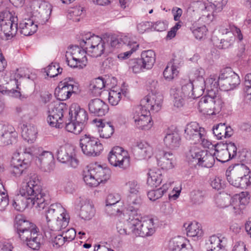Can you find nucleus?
Wrapping results in <instances>:
<instances>
[{
	"instance_id": "4be33fe9",
	"label": "nucleus",
	"mask_w": 251,
	"mask_h": 251,
	"mask_svg": "<svg viewBox=\"0 0 251 251\" xmlns=\"http://www.w3.org/2000/svg\"><path fill=\"white\" fill-rule=\"evenodd\" d=\"M70 217L66 212L61 216L51 221H48L45 226V233L51 231H58L66 227L69 223Z\"/></svg>"
},
{
	"instance_id": "69168bd1",
	"label": "nucleus",
	"mask_w": 251,
	"mask_h": 251,
	"mask_svg": "<svg viewBox=\"0 0 251 251\" xmlns=\"http://www.w3.org/2000/svg\"><path fill=\"white\" fill-rule=\"evenodd\" d=\"M133 72L134 73H138L146 69L143 62L140 59H136L133 62V65L131 66Z\"/></svg>"
},
{
	"instance_id": "c9c22d12",
	"label": "nucleus",
	"mask_w": 251,
	"mask_h": 251,
	"mask_svg": "<svg viewBox=\"0 0 251 251\" xmlns=\"http://www.w3.org/2000/svg\"><path fill=\"white\" fill-rule=\"evenodd\" d=\"M204 85L207 93L216 94L218 86H220L219 76L216 75H210L206 80L204 79Z\"/></svg>"
},
{
	"instance_id": "a19ab883",
	"label": "nucleus",
	"mask_w": 251,
	"mask_h": 251,
	"mask_svg": "<svg viewBox=\"0 0 251 251\" xmlns=\"http://www.w3.org/2000/svg\"><path fill=\"white\" fill-rule=\"evenodd\" d=\"M174 156L170 152H164L163 156L157 158L158 165L162 169L169 170L174 167Z\"/></svg>"
},
{
	"instance_id": "bb28decb",
	"label": "nucleus",
	"mask_w": 251,
	"mask_h": 251,
	"mask_svg": "<svg viewBox=\"0 0 251 251\" xmlns=\"http://www.w3.org/2000/svg\"><path fill=\"white\" fill-rule=\"evenodd\" d=\"M148 175L147 184L152 188L157 187L161 182L165 183L166 181L173 180L171 178H168L167 176H163L159 171L151 170Z\"/></svg>"
},
{
	"instance_id": "2f4dec72",
	"label": "nucleus",
	"mask_w": 251,
	"mask_h": 251,
	"mask_svg": "<svg viewBox=\"0 0 251 251\" xmlns=\"http://www.w3.org/2000/svg\"><path fill=\"white\" fill-rule=\"evenodd\" d=\"M142 203V199L140 195H129L127 198L126 206L128 214L131 213L133 215L136 214Z\"/></svg>"
},
{
	"instance_id": "5701e85b",
	"label": "nucleus",
	"mask_w": 251,
	"mask_h": 251,
	"mask_svg": "<svg viewBox=\"0 0 251 251\" xmlns=\"http://www.w3.org/2000/svg\"><path fill=\"white\" fill-rule=\"evenodd\" d=\"M18 134L10 125H0V139L4 145L12 144L17 140Z\"/></svg>"
},
{
	"instance_id": "72a5a7b5",
	"label": "nucleus",
	"mask_w": 251,
	"mask_h": 251,
	"mask_svg": "<svg viewBox=\"0 0 251 251\" xmlns=\"http://www.w3.org/2000/svg\"><path fill=\"white\" fill-rule=\"evenodd\" d=\"M94 121L99 128L98 131L101 138L107 139L111 136L114 131L113 126L108 123H103L100 120Z\"/></svg>"
},
{
	"instance_id": "f8f14e48",
	"label": "nucleus",
	"mask_w": 251,
	"mask_h": 251,
	"mask_svg": "<svg viewBox=\"0 0 251 251\" xmlns=\"http://www.w3.org/2000/svg\"><path fill=\"white\" fill-rule=\"evenodd\" d=\"M78 91L77 84L73 78L67 77L61 81L55 89V94L57 99L60 100L68 99L73 93Z\"/></svg>"
},
{
	"instance_id": "f03ea898",
	"label": "nucleus",
	"mask_w": 251,
	"mask_h": 251,
	"mask_svg": "<svg viewBox=\"0 0 251 251\" xmlns=\"http://www.w3.org/2000/svg\"><path fill=\"white\" fill-rule=\"evenodd\" d=\"M29 180L24 183L20 190L22 197H25L26 201L23 200H13L12 205L17 211H22L27 206H34L38 210L44 209L48 204L47 195L43 192L38 176L36 174H30Z\"/></svg>"
},
{
	"instance_id": "864d4df0",
	"label": "nucleus",
	"mask_w": 251,
	"mask_h": 251,
	"mask_svg": "<svg viewBox=\"0 0 251 251\" xmlns=\"http://www.w3.org/2000/svg\"><path fill=\"white\" fill-rule=\"evenodd\" d=\"M127 47L130 49L123 53H121L118 55V58L121 59H126L128 58L133 52L135 51L139 47V44L133 39L129 40L127 44Z\"/></svg>"
},
{
	"instance_id": "13d9d810",
	"label": "nucleus",
	"mask_w": 251,
	"mask_h": 251,
	"mask_svg": "<svg viewBox=\"0 0 251 251\" xmlns=\"http://www.w3.org/2000/svg\"><path fill=\"white\" fill-rule=\"evenodd\" d=\"M120 200V198L118 194H109L106 200V211L111 212L110 208L112 206L116 207Z\"/></svg>"
},
{
	"instance_id": "4d7b16f0",
	"label": "nucleus",
	"mask_w": 251,
	"mask_h": 251,
	"mask_svg": "<svg viewBox=\"0 0 251 251\" xmlns=\"http://www.w3.org/2000/svg\"><path fill=\"white\" fill-rule=\"evenodd\" d=\"M193 89L194 84L190 81L188 82L186 84L182 86L180 90L185 99H194V93H193Z\"/></svg>"
},
{
	"instance_id": "bf43d9fd",
	"label": "nucleus",
	"mask_w": 251,
	"mask_h": 251,
	"mask_svg": "<svg viewBox=\"0 0 251 251\" xmlns=\"http://www.w3.org/2000/svg\"><path fill=\"white\" fill-rule=\"evenodd\" d=\"M61 234L57 235H50V243L54 249H58L66 243Z\"/></svg>"
},
{
	"instance_id": "f704fd0d",
	"label": "nucleus",
	"mask_w": 251,
	"mask_h": 251,
	"mask_svg": "<svg viewBox=\"0 0 251 251\" xmlns=\"http://www.w3.org/2000/svg\"><path fill=\"white\" fill-rule=\"evenodd\" d=\"M15 227L17 229V233H18L25 230L32 229L36 226L30 222L22 215H18L16 216L15 220Z\"/></svg>"
},
{
	"instance_id": "2eb2a0df",
	"label": "nucleus",
	"mask_w": 251,
	"mask_h": 251,
	"mask_svg": "<svg viewBox=\"0 0 251 251\" xmlns=\"http://www.w3.org/2000/svg\"><path fill=\"white\" fill-rule=\"evenodd\" d=\"M191 161L203 167L211 168L215 162L213 154L207 151L194 148L190 151Z\"/></svg>"
},
{
	"instance_id": "0eeeda50",
	"label": "nucleus",
	"mask_w": 251,
	"mask_h": 251,
	"mask_svg": "<svg viewBox=\"0 0 251 251\" xmlns=\"http://www.w3.org/2000/svg\"><path fill=\"white\" fill-rule=\"evenodd\" d=\"M223 106V102L216 94L207 93L202 97L198 103V109L201 112L209 115L219 113Z\"/></svg>"
},
{
	"instance_id": "6e6552de",
	"label": "nucleus",
	"mask_w": 251,
	"mask_h": 251,
	"mask_svg": "<svg viewBox=\"0 0 251 251\" xmlns=\"http://www.w3.org/2000/svg\"><path fill=\"white\" fill-rule=\"evenodd\" d=\"M79 146L84 154L88 156H97L103 150V146L98 138L85 134L79 139Z\"/></svg>"
},
{
	"instance_id": "393cba45",
	"label": "nucleus",
	"mask_w": 251,
	"mask_h": 251,
	"mask_svg": "<svg viewBox=\"0 0 251 251\" xmlns=\"http://www.w3.org/2000/svg\"><path fill=\"white\" fill-rule=\"evenodd\" d=\"M89 112L97 116L105 115L108 111V105L100 99L90 100L88 103Z\"/></svg>"
},
{
	"instance_id": "49530a36",
	"label": "nucleus",
	"mask_w": 251,
	"mask_h": 251,
	"mask_svg": "<svg viewBox=\"0 0 251 251\" xmlns=\"http://www.w3.org/2000/svg\"><path fill=\"white\" fill-rule=\"evenodd\" d=\"M187 240L182 236L175 237L169 241V249L171 251H180L181 247L185 245Z\"/></svg>"
},
{
	"instance_id": "c03bdc74",
	"label": "nucleus",
	"mask_w": 251,
	"mask_h": 251,
	"mask_svg": "<svg viewBox=\"0 0 251 251\" xmlns=\"http://www.w3.org/2000/svg\"><path fill=\"white\" fill-rule=\"evenodd\" d=\"M139 222L133 218H129L126 220L125 227H122L121 225H118L117 229L121 235L132 234V229Z\"/></svg>"
},
{
	"instance_id": "c756f323",
	"label": "nucleus",
	"mask_w": 251,
	"mask_h": 251,
	"mask_svg": "<svg viewBox=\"0 0 251 251\" xmlns=\"http://www.w3.org/2000/svg\"><path fill=\"white\" fill-rule=\"evenodd\" d=\"M66 212V210L61 204L55 203L51 204L46 210L45 216L47 223L49 221H51L61 216Z\"/></svg>"
},
{
	"instance_id": "e2e57ef3",
	"label": "nucleus",
	"mask_w": 251,
	"mask_h": 251,
	"mask_svg": "<svg viewBox=\"0 0 251 251\" xmlns=\"http://www.w3.org/2000/svg\"><path fill=\"white\" fill-rule=\"evenodd\" d=\"M226 130L225 124H219L213 127V134L219 139H222L224 137V131Z\"/></svg>"
},
{
	"instance_id": "c85d7f7f",
	"label": "nucleus",
	"mask_w": 251,
	"mask_h": 251,
	"mask_svg": "<svg viewBox=\"0 0 251 251\" xmlns=\"http://www.w3.org/2000/svg\"><path fill=\"white\" fill-rule=\"evenodd\" d=\"M67 54H70L72 58H74L75 60L80 62L79 66L81 68H83L86 66L87 63V58L86 54L87 53L85 48L79 47L78 46H73L71 48L70 52H67Z\"/></svg>"
},
{
	"instance_id": "f257e3e1",
	"label": "nucleus",
	"mask_w": 251,
	"mask_h": 251,
	"mask_svg": "<svg viewBox=\"0 0 251 251\" xmlns=\"http://www.w3.org/2000/svg\"><path fill=\"white\" fill-rule=\"evenodd\" d=\"M18 153L12 157L10 163L11 174L15 177H19L25 174L28 167V162L20 157V154H27L31 158L35 159L36 164L46 172L53 169V155L51 152L43 150L42 148L31 147L25 148L20 146Z\"/></svg>"
},
{
	"instance_id": "ddd939ff",
	"label": "nucleus",
	"mask_w": 251,
	"mask_h": 251,
	"mask_svg": "<svg viewBox=\"0 0 251 251\" xmlns=\"http://www.w3.org/2000/svg\"><path fill=\"white\" fill-rule=\"evenodd\" d=\"M18 234L21 240L25 242L29 248L34 250L39 249L42 235L39 233L37 226L33 227V229L25 230Z\"/></svg>"
},
{
	"instance_id": "4468645a",
	"label": "nucleus",
	"mask_w": 251,
	"mask_h": 251,
	"mask_svg": "<svg viewBox=\"0 0 251 251\" xmlns=\"http://www.w3.org/2000/svg\"><path fill=\"white\" fill-rule=\"evenodd\" d=\"M133 219L139 222L132 229V235L136 237H146L152 235L155 231V224L153 218H147L140 221L138 218Z\"/></svg>"
},
{
	"instance_id": "b1692460",
	"label": "nucleus",
	"mask_w": 251,
	"mask_h": 251,
	"mask_svg": "<svg viewBox=\"0 0 251 251\" xmlns=\"http://www.w3.org/2000/svg\"><path fill=\"white\" fill-rule=\"evenodd\" d=\"M181 138L178 132L175 129L169 128L166 131L164 137V143L167 148L173 150L179 147Z\"/></svg>"
},
{
	"instance_id": "423d86ee",
	"label": "nucleus",
	"mask_w": 251,
	"mask_h": 251,
	"mask_svg": "<svg viewBox=\"0 0 251 251\" xmlns=\"http://www.w3.org/2000/svg\"><path fill=\"white\" fill-rule=\"evenodd\" d=\"M67 112L68 106L64 102L53 101L49 103L47 110L48 123L52 127L62 128L63 126L64 115Z\"/></svg>"
},
{
	"instance_id": "39448f33",
	"label": "nucleus",
	"mask_w": 251,
	"mask_h": 251,
	"mask_svg": "<svg viewBox=\"0 0 251 251\" xmlns=\"http://www.w3.org/2000/svg\"><path fill=\"white\" fill-rule=\"evenodd\" d=\"M110 176L111 171L109 168L95 163L89 166L88 171L84 173L83 180L87 185L96 187L108 180Z\"/></svg>"
},
{
	"instance_id": "37998d69",
	"label": "nucleus",
	"mask_w": 251,
	"mask_h": 251,
	"mask_svg": "<svg viewBox=\"0 0 251 251\" xmlns=\"http://www.w3.org/2000/svg\"><path fill=\"white\" fill-rule=\"evenodd\" d=\"M155 53L152 50H145L142 52L140 59L146 69H150L152 67L155 61Z\"/></svg>"
},
{
	"instance_id": "8fccbe9b",
	"label": "nucleus",
	"mask_w": 251,
	"mask_h": 251,
	"mask_svg": "<svg viewBox=\"0 0 251 251\" xmlns=\"http://www.w3.org/2000/svg\"><path fill=\"white\" fill-rule=\"evenodd\" d=\"M171 95L174 99V105L177 107H180L183 104V102L185 99L184 96L179 88H172L171 90Z\"/></svg>"
},
{
	"instance_id": "9b49d317",
	"label": "nucleus",
	"mask_w": 251,
	"mask_h": 251,
	"mask_svg": "<svg viewBox=\"0 0 251 251\" xmlns=\"http://www.w3.org/2000/svg\"><path fill=\"white\" fill-rule=\"evenodd\" d=\"M132 119L135 126L141 130H149L153 124L149 110L143 109L142 107L137 106L133 108Z\"/></svg>"
},
{
	"instance_id": "473e14b6",
	"label": "nucleus",
	"mask_w": 251,
	"mask_h": 251,
	"mask_svg": "<svg viewBox=\"0 0 251 251\" xmlns=\"http://www.w3.org/2000/svg\"><path fill=\"white\" fill-rule=\"evenodd\" d=\"M22 128V136L28 143H32L35 141L37 131L35 126L31 125H23Z\"/></svg>"
},
{
	"instance_id": "de8ad7c7",
	"label": "nucleus",
	"mask_w": 251,
	"mask_h": 251,
	"mask_svg": "<svg viewBox=\"0 0 251 251\" xmlns=\"http://www.w3.org/2000/svg\"><path fill=\"white\" fill-rule=\"evenodd\" d=\"M115 89L114 88L109 92L108 101L109 103L113 106L117 105L120 102L122 98V92L125 95V93H126L125 91L124 93L120 89Z\"/></svg>"
},
{
	"instance_id": "79ce46f5",
	"label": "nucleus",
	"mask_w": 251,
	"mask_h": 251,
	"mask_svg": "<svg viewBox=\"0 0 251 251\" xmlns=\"http://www.w3.org/2000/svg\"><path fill=\"white\" fill-rule=\"evenodd\" d=\"M186 231L187 236L196 238L197 239L201 237L203 235L201 225L196 222L189 224L186 227Z\"/></svg>"
},
{
	"instance_id": "6e6d98bb",
	"label": "nucleus",
	"mask_w": 251,
	"mask_h": 251,
	"mask_svg": "<svg viewBox=\"0 0 251 251\" xmlns=\"http://www.w3.org/2000/svg\"><path fill=\"white\" fill-rule=\"evenodd\" d=\"M105 49V44L100 45L93 48H86L87 54L93 57H98L103 53Z\"/></svg>"
},
{
	"instance_id": "052dcab7",
	"label": "nucleus",
	"mask_w": 251,
	"mask_h": 251,
	"mask_svg": "<svg viewBox=\"0 0 251 251\" xmlns=\"http://www.w3.org/2000/svg\"><path fill=\"white\" fill-rule=\"evenodd\" d=\"M62 71V69L59 67L58 64H51L48 66L47 70V75L50 77H54L59 74H61L59 70Z\"/></svg>"
},
{
	"instance_id": "e433bc0d",
	"label": "nucleus",
	"mask_w": 251,
	"mask_h": 251,
	"mask_svg": "<svg viewBox=\"0 0 251 251\" xmlns=\"http://www.w3.org/2000/svg\"><path fill=\"white\" fill-rule=\"evenodd\" d=\"M173 183V180H169V182L166 181V182L163 183L161 187L149 191L148 193V198L150 200L152 201H154L161 198L163 195L166 193Z\"/></svg>"
},
{
	"instance_id": "f3484780",
	"label": "nucleus",
	"mask_w": 251,
	"mask_h": 251,
	"mask_svg": "<svg viewBox=\"0 0 251 251\" xmlns=\"http://www.w3.org/2000/svg\"><path fill=\"white\" fill-rule=\"evenodd\" d=\"M220 87L224 91L233 90L240 83L239 75L230 68L224 69L219 76Z\"/></svg>"
},
{
	"instance_id": "1a4fd4ad",
	"label": "nucleus",
	"mask_w": 251,
	"mask_h": 251,
	"mask_svg": "<svg viewBox=\"0 0 251 251\" xmlns=\"http://www.w3.org/2000/svg\"><path fill=\"white\" fill-rule=\"evenodd\" d=\"M18 24L17 16H13L7 11L0 12V26L7 38H12L16 34L18 31Z\"/></svg>"
},
{
	"instance_id": "a878e982",
	"label": "nucleus",
	"mask_w": 251,
	"mask_h": 251,
	"mask_svg": "<svg viewBox=\"0 0 251 251\" xmlns=\"http://www.w3.org/2000/svg\"><path fill=\"white\" fill-rule=\"evenodd\" d=\"M134 153L138 159H149L153 154L152 148L146 142H137L135 147Z\"/></svg>"
},
{
	"instance_id": "dca6fc26",
	"label": "nucleus",
	"mask_w": 251,
	"mask_h": 251,
	"mask_svg": "<svg viewBox=\"0 0 251 251\" xmlns=\"http://www.w3.org/2000/svg\"><path fill=\"white\" fill-rule=\"evenodd\" d=\"M225 203L220 204V206L225 208L230 206L233 212L237 214L239 213L243 206L249 203V198L248 197L247 192H242L239 194H235L230 199V197L226 195L222 199Z\"/></svg>"
},
{
	"instance_id": "338daca9",
	"label": "nucleus",
	"mask_w": 251,
	"mask_h": 251,
	"mask_svg": "<svg viewBox=\"0 0 251 251\" xmlns=\"http://www.w3.org/2000/svg\"><path fill=\"white\" fill-rule=\"evenodd\" d=\"M222 179L219 177H213L211 179L210 185L215 190H221L224 188V184L222 183Z\"/></svg>"
},
{
	"instance_id": "cd10ccee",
	"label": "nucleus",
	"mask_w": 251,
	"mask_h": 251,
	"mask_svg": "<svg viewBox=\"0 0 251 251\" xmlns=\"http://www.w3.org/2000/svg\"><path fill=\"white\" fill-rule=\"evenodd\" d=\"M37 29V25L34 24L33 20L25 18L20 21L18 31L25 36H29L34 33Z\"/></svg>"
},
{
	"instance_id": "9d476101",
	"label": "nucleus",
	"mask_w": 251,
	"mask_h": 251,
	"mask_svg": "<svg viewBox=\"0 0 251 251\" xmlns=\"http://www.w3.org/2000/svg\"><path fill=\"white\" fill-rule=\"evenodd\" d=\"M108 160L111 165L123 169L128 167L130 164V158L127 152L119 146L114 147L109 152Z\"/></svg>"
},
{
	"instance_id": "6ab92c4d",
	"label": "nucleus",
	"mask_w": 251,
	"mask_h": 251,
	"mask_svg": "<svg viewBox=\"0 0 251 251\" xmlns=\"http://www.w3.org/2000/svg\"><path fill=\"white\" fill-rule=\"evenodd\" d=\"M57 160L63 163H68L74 168L78 165V160L75 156L74 149L69 145L60 146L57 151Z\"/></svg>"
},
{
	"instance_id": "a18cd8bd",
	"label": "nucleus",
	"mask_w": 251,
	"mask_h": 251,
	"mask_svg": "<svg viewBox=\"0 0 251 251\" xmlns=\"http://www.w3.org/2000/svg\"><path fill=\"white\" fill-rule=\"evenodd\" d=\"M222 242L220 237L216 235L210 236L206 243L207 251H221L223 247Z\"/></svg>"
},
{
	"instance_id": "aec40b11",
	"label": "nucleus",
	"mask_w": 251,
	"mask_h": 251,
	"mask_svg": "<svg viewBox=\"0 0 251 251\" xmlns=\"http://www.w3.org/2000/svg\"><path fill=\"white\" fill-rule=\"evenodd\" d=\"M223 35L221 39V44L219 46L222 49L229 48L234 42L235 37L237 36L239 41L243 39V35L239 28L234 25H230L229 28H223L221 29Z\"/></svg>"
},
{
	"instance_id": "a211bd4d",
	"label": "nucleus",
	"mask_w": 251,
	"mask_h": 251,
	"mask_svg": "<svg viewBox=\"0 0 251 251\" xmlns=\"http://www.w3.org/2000/svg\"><path fill=\"white\" fill-rule=\"evenodd\" d=\"M163 96L159 94L150 93L141 100L138 107H142L144 110H148L149 112H158L162 107Z\"/></svg>"
},
{
	"instance_id": "603ef678",
	"label": "nucleus",
	"mask_w": 251,
	"mask_h": 251,
	"mask_svg": "<svg viewBox=\"0 0 251 251\" xmlns=\"http://www.w3.org/2000/svg\"><path fill=\"white\" fill-rule=\"evenodd\" d=\"M194 99L199 98L203 94L204 91L206 89L204 85V79L201 78V80L194 81Z\"/></svg>"
},
{
	"instance_id": "5fc2aeb1",
	"label": "nucleus",
	"mask_w": 251,
	"mask_h": 251,
	"mask_svg": "<svg viewBox=\"0 0 251 251\" xmlns=\"http://www.w3.org/2000/svg\"><path fill=\"white\" fill-rule=\"evenodd\" d=\"M205 193L200 190H194L190 193V200L192 203L200 204L203 202Z\"/></svg>"
},
{
	"instance_id": "774afa93",
	"label": "nucleus",
	"mask_w": 251,
	"mask_h": 251,
	"mask_svg": "<svg viewBox=\"0 0 251 251\" xmlns=\"http://www.w3.org/2000/svg\"><path fill=\"white\" fill-rule=\"evenodd\" d=\"M103 42L105 43V47L110 45L112 47H116L119 44L117 39L112 36L107 35L103 36Z\"/></svg>"
},
{
	"instance_id": "ea45409f",
	"label": "nucleus",
	"mask_w": 251,
	"mask_h": 251,
	"mask_svg": "<svg viewBox=\"0 0 251 251\" xmlns=\"http://www.w3.org/2000/svg\"><path fill=\"white\" fill-rule=\"evenodd\" d=\"M100 44H105V43L103 42V37L102 38L98 36L93 35L89 37H85V39H83L80 42V45L82 48H93L94 47L98 46Z\"/></svg>"
},
{
	"instance_id": "4c0bfd02",
	"label": "nucleus",
	"mask_w": 251,
	"mask_h": 251,
	"mask_svg": "<svg viewBox=\"0 0 251 251\" xmlns=\"http://www.w3.org/2000/svg\"><path fill=\"white\" fill-rule=\"evenodd\" d=\"M106 81L102 77H99L92 80L89 86L90 93L94 96H99L101 90L105 86Z\"/></svg>"
},
{
	"instance_id": "58836bf2",
	"label": "nucleus",
	"mask_w": 251,
	"mask_h": 251,
	"mask_svg": "<svg viewBox=\"0 0 251 251\" xmlns=\"http://www.w3.org/2000/svg\"><path fill=\"white\" fill-rule=\"evenodd\" d=\"M95 210L93 203L90 201L86 200L81 206L80 216L85 220L91 219L94 216Z\"/></svg>"
},
{
	"instance_id": "09e8293b",
	"label": "nucleus",
	"mask_w": 251,
	"mask_h": 251,
	"mask_svg": "<svg viewBox=\"0 0 251 251\" xmlns=\"http://www.w3.org/2000/svg\"><path fill=\"white\" fill-rule=\"evenodd\" d=\"M178 73L176 66L169 62L163 72V75L165 79L170 81L176 77Z\"/></svg>"
},
{
	"instance_id": "7ed1b4c3",
	"label": "nucleus",
	"mask_w": 251,
	"mask_h": 251,
	"mask_svg": "<svg viewBox=\"0 0 251 251\" xmlns=\"http://www.w3.org/2000/svg\"><path fill=\"white\" fill-rule=\"evenodd\" d=\"M69 115V122H66V130L76 135L79 134L88 119L87 112L78 104L74 103L70 107Z\"/></svg>"
},
{
	"instance_id": "680f3d73",
	"label": "nucleus",
	"mask_w": 251,
	"mask_h": 251,
	"mask_svg": "<svg viewBox=\"0 0 251 251\" xmlns=\"http://www.w3.org/2000/svg\"><path fill=\"white\" fill-rule=\"evenodd\" d=\"M128 188L129 195H140L139 190L140 186L135 180H131L126 184Z\"/></svg>"
},
{
	"instance_id": "7c9ffc66",
	"label": "nucleus",
	"mask_w": 251,
	"mask_h": 251,
	"mask_svg": "<svg viewBox=\"0 0 251 251\" xmlns=\"http://www.w3.org/2000/svg\"><path fill=\"white\" fill-rule=\"evenodd\" d=\"M199 7L201 10V14L202 17H205L210 21H212L217 14L222 10H217V5H215L211 2L205 4L201 2Z\"/></svg>"
},
{
	"instance_id": "3c124183",
	"label": "nucleus",
	"mask_w": 251,
	"mask_h": 251,
	"mask_svg": "<svg viewBox=\"0 0 251 251\" xmlns=\"http://www.w3.org/2000/svg\"><path fill=\"white\" fill-rule=\"evenodd\" d=\"M227 149H216L214 152L213 156L214 159H216L217 161L222 163H225L228 161L230 159V154Z\"/></svg>"
},
{
	"instance_id": "20e7f679",
	"label": "nucleus",
	"mask_w": 251,
	"mask_h": 251,
	"mask_svg": "<svg viewBox=\"0 0 251 251\" xmlns=\"http://www.w3.org/2000/svg\"><path fill=\"white\" fill-rule=\"evenodd\" d=\"M226 176L228 182L237 188H246L251 183V174L243 164H236L231 171H226Z\"/></svg>"
},
{
	"instance_id": "412c9836",
	"label": "nucleus",
	"mask_w": 251,
	"mask_h": 251,
	"mask_svg": "<svg viewBox=\"0 0 251 251\" xmlns=\"http://www.w3.org/2000/svg\"><path fill=\"white\" fill-rule=\"evenodd\" d=\"M204 130L198 123L190 122L185 127L184 136L191 144H198L199 139L203 135Z\"/></svg>"
},
{
	"instance_id": "0e129e2a",
	"label": "nucleus",
	"mask_w": 251,
	"mask_h": 251,
	"mask_svg": "<svg viewBox=\"0 0 251 251\" xmlns=\"http://www.w3.org/2000/svg\"><path fill=\"white\" fill-rule=\"evenodd\" d=\"M66 243H69L73 240L76 236V231L75 229L71 228L67 230L64 231L61 234Z\"/></svg>"
}]
</instances>
